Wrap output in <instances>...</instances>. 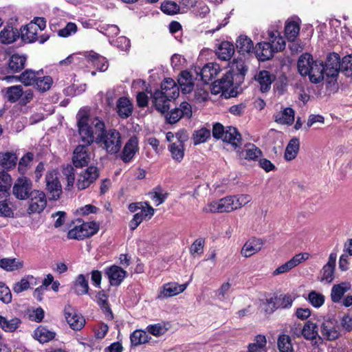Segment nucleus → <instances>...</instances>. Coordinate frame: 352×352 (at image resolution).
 Returning <instances> with one entry per match:
<instances>
[{
	"label": "nucleus",
	"mask_w": 352,
	"mask_h": 352,
	"mask_svg": "<svg viewBox=\"0 0 352 352\" xmlns=\"http://www.w3.org/2000/svg\"><path fill=\"white\" fill-rule=\"evenodd\" d=\"M93 124L100 131L96 138V143L109 154L118 153L122 146V138L120 132L114 129L105 130L104 123L97 118L93 122Z\"/></svg>",
	"instance_id": "obj_1"
},
{
	"label": "nucleus",
	"mask_w": 352,
	"mask_h": 352,
	"mask_svg": "<svg viewBox=\"0 0 352 352\" xmlns=\"http://www.w3.org/2000/svg\"><path fill=\"white\" fill-rule=\"evenodd\" d=\"M252 198L249 195H237L227 196L217 201L208 204L203 209L205 212L223 213L230 212L241 208L250 202Z\"/></svg>",
	"instance_id": "obj_2"
},
{
	"label": "nucleus",
	"mask_w": 352,
	"mask_h": 352,
	"mask_svg": "<svg viewBox=\"0 0 352 352\" xmlns=\"http://www.w3.org/2000/svg\"><path fill=\"white\" fill-rule=\"evenodd\" d=\"M45 190L51 200H58L63 192L58 173L56 170L47 172L45 177Z\"/></svg>",
	"instance_id": "obj_3"
},
{
	"label": "nucleus",
	"mask_w": 352,
	"mask_h": 352,
	"mask_svg": "<svg viewBox=\"0 0 352 352\" xmlns=\"http://www.w3.org/2000/svg\"><path fill=\"white\" fill-rule=\"evenodd\" d=\"M33 190L32 181L25 176L18 177L12 187V194L19 200L28 199Z\"/></svg>",
	"instance_id": "obj_4"
},
{
	"label": "nucleus",
	"mask_w": 352,
	"mask_h": 352,
	"mask_svg": "<svg viewBox=\"0 0 352 352\" xmlns=\"http://www.w3.org/2000/svg\"><path fill=\"white\" fill-rule=\"evenodd\" d=\"M28 214L41 213L47 206V198L45 194L41 190H34L32 194L29 197Z\"/></svg>",
	"instance_id": "obj_5"
},
{
	"label": "nucleus",
	"mask_w": 352,
	"mask_h": 352,
	"mask_svg": "<svg viewBox=\"0 0 352 352\" xmlns=\"http://www.w3.org/2000/svg\"><path fill=\"white\" fill-rule=\"evenodd\" d=\"M91 145L79 144L76 147L73 153V164L76 167L87 166L93 157Z\"/></svg>",
	"instance_id": "obj_6"
},
{
	"label": "nucleus",
	"mask_w": 352,
	"mask_h": 352,
	"mask_svg": "<svg viewBox=\"0 0 352 352\" xmlns=\"http://www.w3.org/2000/svg\"><path fill=\"white\" fill-rule=\"evenodd\" d=\"M78 133L81 141L85 144L91 145L94 141V132L88 124V117L85 114L79 112L77 114Z\"/></svg>",
	"instance_id": "obj_7"
},
{
	"label": "nucleus",
	"mask_w": 352,
	"mask_h": 352,
	"mask_svg": "<svg viewBox=\"0 0 352 352\" xmlns=\"http://www.w3.org/2000/svg\"><path fill=\"white\" fill-rule=\"evenodd\" d=\"M176 140L171 143L168 149L171 154L172 158L177 162H180L184 157V144L188 140V135L183 132H178L175 134Z\"/></svg>",
	"instance_id": "obj_8"
},
{
	"label": "nucleus",
	"mask_w": 352,
	"mask_h": 352,
	"mask_svg": "<svg viewBox=\"0 0 352 352\" xmlns=\"http://www.w3.org/2000/svg\"><path fill=\"white\" fill-rule=\"evenodd\" d=\"M64 314L67 323L72 329L78 331L84 327L85 320L71 305H67L65 307Z\"/></svg>",
	"instance_id": "obj_9"
},
{
	"label": "nucleus",
	"mask_w": 352,
	"mask_h": 352,
	"mask_svg": "<svg viewBox=\"0 0 352 352\" xmlns=\"http://www.w3.org/2000/svg\"><path fill=\"white\" fill-rule=\"evenodd\" d=\"M192 116V107L187 102L180 104L179 108L172 109L166 116V118L168 123L175 124L182 117L190 118Z\"/></svg>",
	"instance_id": "obj_10"
},
{
	"label": "nucleus",
	"mask_w": 352,
	"mask_h": 352,
	"mask_svg": "<svg viewBox=\"0 0 352 352\" xmlns=\"http://www.w3.org/2000/svg\"><path fill=\"white\" fill-rule=\"evenodd\" d=\"M99 173L97 167H88L80 174L76 184L77 188L78 190L87 188L97 179Z\"/></svg>",
	"instance_id": "obj_11"
},
{
	"label": "nucleus",
	"mask_w": 352,
	"mask_h": 352,
	"mask_svg": "<svg viewBox=\"0 0 352 352\" xmlns=\"http://www.w3.org/2000/svg\"><path fill=\"white\" fill-rule=\"evenodd\" d=\"M309 254L306 252L299 253L293 256L289 261L277 267L272 273L277 276L289 272L291 270L309 258Z\"/></svg>",
	"instance_id": "obj_12"
},
{
	"label": "nucleus",
	"mask_w": 352,
	"mask_h": 352,
	"mask_svg": "<svg viewBox=\"0 0 352 352\" xmlns=\"http://www.w3.org/2000/svg\"><path fill=\"white\" fill-rule=\"evenodd\" d=\"M324 66V74L327 77L334 78L337 76L341 70V62L340 56L336 53L330 54L326 60Z\"/></svg>",
	"instance_id": "obj_13"
},
{
	"label": "nucleus",
	"mask_w": 352,
	"mask_h": 352,
	"mask_svg": "<svg viewBox=\"0 0 352 352\" xmlns=\"http://www.w3.org/2000/svg\"><path fill=\"white\" fill-rule=\"evenodd\" d=\"M188 283L179 285L177 283H168L164 284L157 298L164 299L176 296L183 292L187 287Z\"/></svg>",
	"instance_id": "obj_14"
},
{
	"label": "nucleus",
	"mask_w": 352,
	"mask_h": 352,
	"mask_svg": "<svg viewBox=\"0 0 352 352\" xmlns=\"http://www.w3.org/2000/svg\"><path fill=\"white\" fill-rule=\"evenodd\" d=\"M318 331V328L317 324L310 320H308L305 322L302 328L299 327L298 332L295 333L298 336H303L305 339L314 341V343L317 344V340H321Z\"/></svg>",
	"instance_id": "obj_15"
},
{
	"label": "nucleus",
	"mask_w": 352,
	"mask_h": 352,
	"mask_svg": "<svg viewBox=\"0 0 352 352\" xmlns=\"http://www.w3.org/2000/svg\"><path fill=\"white\" fill-rule=\"evenodd\" d=\"M212 92L219 94V92H226L233 86V74L230 72H227L223 76L212 82Z\"/></svg>",
	"instance_id": "obj_16"
},
{
	"label": "nucleus",
	"mask_w": 352,
	"mask_h": 352,
	"mask_svg": "<svg viewBox=\"0 0 352 352\" xmlns=\"http://www.w3.org/2000/svg\"><path fill=\"white\" fill-rule=\"evenodd\" d=\"M220 71V67L218 64L209 63L200 69L199 72L197 73L204 83L208 84L217 77Z\"/></svg>",
	"instance_id": "obj_17"
},
{
	"label": "nucleus",
	"mask_w": 352,
	"mask_h": 352,
	"mask_svg": "<svg viewBox=\"0 0 352 352\" xmlns=\"http://www.w3.org/2000/svg\"><path fill=\"white\" fill-rule=\"evenodd\" d=\"M138 150L139 147L138 138L136 136L131 137L124 146L122 154L120 155L122 160L125 163L131 162Z\"/></svg>",
	"instance_id": "obj_18"
},
{
	"label": "nucleus",
	"mask_w": 352,
	"mask_h": 352,
	"mask_svg": "<svg viewBox=\"0 0 352 352\" xmlns=\"http://www.w3.org/2000/svg\"><path fill=\"white\" fill-rule=\"evenodd\" d=\"M263 240L258 238L252 237L248 239L241 250V254L244 257H250L261 250L263 248Z\"/></svg>",
	"instance_id": "obj_19"
},
{
	"label": "nucleus",
	"mask_w": 352,
	"mask_h": 352,
	"mask_svg": "<svg viewBox=\"0 0 352 352\" xmlns=\"http://www.w3.org/2000/svg\"><path fill=\"white\" fill-rule=\"evenodd\" d=\"M337 254L336 252H331L329 256L328 261L322 269L321 281H325L327 283L332 282L334 278V270Z\"/></svg>",
	"instance_id": "obj_20"
},
{
	"label": "nucleus",
	"mask_w": 352,
	"mask_h": 352,
	"mask_svg": "<svg viewBox=\"0 0 352 352\" xmlns=\"http://www.w3.org/2000/svg\"><path fill=\"white\" fill-rule=\"evenodd\" d=\"M107 274L111 285L118 286L120 285L126 276V272L118 265H112L106 269Z\"/></svg>",
	"instance_id": "obj_21"
},
{
	"label": "nucleus",
	"mask_w": 352,
	"mask_h": 352,
	"mask_svg": "<svg viewBox=\"0 0 352 352\" xmlns=\"http://www.w3.org/2000/svg\"><path fill=\"white\" fill-rule=\"evenodd\" d=\"M157 91L163 94L168 98L176 99L179 94V87L172 78L165 79L161 84V89Z\"/></svg>",
	"instance_id": "obj_22"
},
{
	"label": "nucleus",
	"mask_w": 352,
	"mask_h": 352,
	"mask_svg": "<svg viewBox=\"0 0 352 352\" xmlns=\"http://www.w3.org/2000/svg\"><path fill=\"white\" fill-rule=\"evenodd\" d=\"M310 72L307 74L310 81L313 83H318L324 79V66L323 62L316 60L311 68Z\"/></svg>",
	"instance_id": "obj_23"
},
{
	"label": "nucleus",
	"mask_w": 352,
	"mask_h": 352,
	"mask_svg": "<svg viewBox=\"0 0 352 352\" xmlns=\"http://www.w3.org/2000/svg\"><path fill=\"white\" fill-rule=\"evenodd\" d=\"M254 79L260 85L261 91L266 92L270 89L274 76L270 72L262 70L255 76Z\"/></svg>",
	"instance_id": "obj_24"
},
{
	"label": "nucleus",
	"mask_w": 352,
	"mask_h": 352,
	"mask_svg": "<svg viewBox=\"0 0 352 352\" xmlns=\"http://www.w3.org/2000/svg\"><path fill=\"white\" fill-rule=\"evenodd\" d=\"M222 140L230 144L235 149L241 145V135L237 129L233 126L226 128Z\"/></svg>",
	"instance_id": "obj_25"
},
{
	"label": "nucleus",
	"mask_w": 352,
	"mask_h": 352,
	"mask_svg": "<svg viewBox=\"0 0 352 352\" xmlns=\"http://www.w3.org/2000/svg\"><path fill=\"white\" fill-rule=\"evenodd\" d=\"M38 28L35 23H28L21 29V39L26 43H33L38 39Z\"/></svg>",
	"instance_id": "obj_26"
},
{
	"label": "nucleus",
	"mask_w": 352,
	"mask_h": 352,
	"mask_svg": "<svg viewBox=\"0 0 352 352\" xmlns=\"http://www.w3.org/2000/svg\"><path fill=\"white\" fill-rule=\"evenodd\" d=\"M172 100V98H168L166 96L163 95V94L156 90L153 95V102L155 109L162 113L167 112L170 108V102Z\"/></svg>",
	"instance_id": "obj_27"
},
{
	"label": "nucleus",
	"mask_w": 352,
	"mask_h": 352,
	"mask_svg": "<svg viewBox=\"0 0 352 352\" xmlns=\"http://www.w3.org/2000/svg\"><path fill=\"white\" fill-rule=\"evenodd\" d=\"M116 109L121 118H127L133 113V104L126 97L120 98L116 102Z\"/></svg>",
	"instance_id": "obj_28"
},
{
	"label": "nucleus",
	"mask_w": 352,
	"mask_h": 352,
	"mask_svg": "<svg viewBox=\"0 0 352 352\" xmlns=\"http://www.w3.org/2000/svg\"><path fill=\"white\" fill-rule=\"evenodd\" d=\"M255 53L259 60L265 61L272 58L274 52L267 41L258 43L255 48Z\"/></svg>",
	"instance_id": "obj_29"
},
{
	"label": "nucleus",
	"mask_w": 352,
	"mask_h": 352,
	"mask_svg": "<svg viewBox=\"0 0 352 352\" xmlns=\"http://www.w3.org/2000/svg\"><path fill=\"white\" fill-rule=\"evenodd\" d=\"M315 63L312 56L310 54L305 53L300 55L298 58L297 67L301 76H307L310 72L309 68Z\"/></svg>",
	"instance_id": "obj_30"
},
{
	"label": "nucleus",
	"mask_w": 352,
	"mask_h": 352,
	"mask_svg": "<svg viewBox=\"0 0 352 352\" xmlns=\"http://www.w3.org/2000/svg\"><path fill=\"white\" fill-rule=\"evenodd\" d=\"M234 53V45L228 41L221 42L216 51L217 56L222 60H229Z\"/></svg>",
	"instance_id": "obj_31"
},
{
	"label": "nucleus",
	"mask_w": 352,
	"mask_h": 352,
	"mask_svg": "<svg viewBox=\"0 0 352 352\" xmlns=\"http://www.w3.org/2000/svg\"><path fill=\"white\" fill-rule=\"evenodd\" d=\"M19 36L17 29L7 25L0 32V41L3 44H10L14 42Z\"/></svg>",
	"instance_id": "obj_32"
},
{
	"label": "nucleus",
	"mask_w": 352,
	"mask_h": 352,
	"mask_svg": "<svg viewBox=\"0 0 352 352\" xmlns=\"http://www.w3.org/2000/svg\"><path fill=\"white\" fill-rule=\"evenodd\" d=\"M178 83L182 89V91L188 94L190 93L194 87L192 76L188 71H183L181 72Z\"/></svg>",
	"instance_id": "obj_33"
},
{
	"label": "nucleus",
	"mask_w": 352,
	"mask_h": 352,
	"mask_svg": "<svg viewBox=\"0 0 352 352\" xmlns=\"http://www.w3.org/2000/svg\"><path fill=\"white\" fill-rule=\"evenodd\" d=\"M21 321L19 318L13 317L8 319L0 315V327L6 332L12 333L21 325Z\"/></svg>",
	"instance_id": "obj_34"
},
{
	"label": "nucleus",
	"mask_w": 352,
	"mask_h": 352,
	"mask_svg": "<svg viewBox=\"0 0 352 352\" xmlns=\"http://www.w3.org/2000/svg\"><path fill=\"white\" fill-rule=\"evenodd\" d=\"M26 57L23 55L14 54L12 55L8 61V69L12 73L20 72L25 67Z\"/></svg>",
	"instance_id": "obj_35"
},
{
	"label": "nucleus",
	"mask_w": 352,
	"mask_h": 352,
	"mask_svg": "<svg viewBox=\"0 0 352 352\" xmlns=\"http://www.w3.org/2000/svg\"><path fill=\"white\" fill-rule=\"evenodd\" d=\"M87 58L99 72H104L108 69L109 65L107 59L96 52H89Z\"/></svg>",
	"instance_id": "obj_36"
},
{
	"label": "nucleus",
	"mask_w": 352,
	"mask_h": 352,
	"mask_svg": "<svg viewBox=\"0 0 352 352\" xmlns=\"http://www.w3.org/2000/svg\"><path fill=\"white\" fill-rule=\"evenodd\" d=\"M321 333L324 338L329 340H333L339 336V333L333 322L331 320H326L322 323L321 326Z\"/></svg>",
	"instance_id": "obj_37"
},
{
	"label": "nucleus",
	"mask_w": 352,
	"mask_h": 352,
	"mask_svg": "<svg viewBox=\"0 0 352 352\" xmlns=\"http://www.w3.org/2000/svg\"><path fill=\"white\" fill-rule=\"evenodd\" d=\"M56 333L40 326L34 330V338L41 343L48 342L55 338Z\"/></svg>",
	"instance_id": "obj_38"
},
{
	"label": "nucleus",
	"mask_w": 352,
	"mask_h": 352,
	"mask_svg": "<svg viewBox=\"0 0 352 352\" xmlns=\"http://www.w3.org/2000/svg\"><path fill=\"white\" fill-rule=\"evenodd\" d=\"M300 149V140L297 138H293L290 140L286 146L284 157L287 161L294 160Z\"/></svg>",
	"instance_id": "obj_39"
},
{
	"label": "nucleus",
	"mask_w": 352,
	"mask_h": 352,
	"mask_svg": "<svg viewBox=\"0 0 352 352\" xmlns=\"http://www.w3.org/2000/svg\"><path fill=\"white\" fill-rule=\"evenodd\" d=\"M268 39L274 52L282 51L285 47V42L283 37L280 36L278 31L268 32Z\"/></svg>",
	"instance_id": "obj_40"
},
{
	"label": "nucleus",
	"mask_w": 352,
	"mask_h": 352,
	"mask_svg": "<svg viewBox=\"0 0 352 352\" xmlns=\"http://www.w3.org/2000/svg\"><path fill=\"white\" fill-rule=\"evenodd\" d=\"M275 121L281 124H292L294 120V111L292 108H285L274 116Z\"/></svg>",
	"instance_id": "obj_41"
},
{
	"label": "nucleus",
	"mask_w": 352,
	"mask_h": 352,
	"mask_svg": "<svg viewBox=\"0 0 352 352\" xmlns=\"http://www.w3.org/2000/svg\"><path fill=\"white\" fill-rule=\"evenodd\" d=\"M3 91L5 98L10 102L18 101L23 95V88L21 85H14L5 88Z\"/></svg>",
	"instance_id": "obj_42"
},
{
	"label": "nucleus",
	"mask_w": 352,
	"mask_h": 352,
	"mask_svg": "<svg viewBox=\"0 0 352 352\" xmlns=\"http://www.w3.org/2000/svg\"><path fill=\"white\" fill-rule=\"evenodd\" d=\"M350 289L348 283H342L333 286L331 292V300L333 302H339L344 294Z\"/></svg>",
	"instance_id": "obj_43"
},
{
	"label": "nucleus",
	"mask_w": 352,
	"mask_h": 352,
	"mask_svg": "<svg viewBox=\"0 0 352 352\" xmlns=\"http://www.w3.org/2000/svg\"><path fill=\"white\" fill-rule=\"evenodd\" d=\"M17 162L16 155L10 152L0 153V166L4 169H11L14 168Z\"/></svg>",
	"instance_id": "obj_44"
},
{
	"label": "nucleus",
	"mask_w": 352,
	"mask_h": 352,
	"mask_svg": "<svg viewBox=\"0 0 352 352\" xmlns=\"http://www.w3.org/2000/svg\"><path fill=\"white\" fill-rule=\"evenodd\" d=\"M236 47L239 52L244 54L254 50V44L252 40L246 36H240L236 42Z\"/></svg>",
	"instance_id": "obj_45"
},
{
	"label": "nucleus",
	"mask_w": 352,
	"mask_h": 352,
	"mask_svg": "<svg viewBox=\"0 0 352 352\" xmlns=\"http://www.w3.org/2000/svg\"><path fill=\"white\" fill-rule=\"evenodd\" d=\"M74 290L77 295H83L88 293V280L83 274H79L76 277L74 283Z\"/></svg>",
	"instance_id": "obj_46"
},
{
	"label": "nucleus",
	"mask_w": 352,
	"mask_h": 352,
	"mask_svg": "<svg viewBox=\"0 0 352 352\" xmlns=\"http://www.w3.org/2000/svg\"><path fill=\"white\" fill-rule=\"evenodd\" d=\"M39 72H35L32 69H25L19 76V81L25 86L33 85L38 79Z\"/></svg>",
	"instance_id": "obj_47"
},
{
	"label": "nucleus",
	"mask_w": 352,
	"mask_h": 352,
	"mask_svg": "<svg viewBox=\"0 0 352 352\" xmlns=\"http://www.w3.org/2000/svg\"><path fill=\"white\" fill-rule=\"evenodd\" d=\"M261 154V151L255 145L249 144L240 153L239 156L241 158L245 160H255L258 158Z\"/></svg>",
	"instance_id": "obj_48"
},
{
	"label": "nucleus",
	"mask_w": 352,
	"mask_h": 352,
	"mask_svg": "<svg viewBox=\"0 0 352 352\" xmlns=\"http://www.w3.org/2000/svg\"><path fill=\"white\" fill-rule=\"evenodd\" d=\"M23 262L16 258H2L0 260V267L6 271H14L21 269Z\"/></svg>",
	"instance_id": "obj_49"
},
{
	"label": "nucleus",
	"mask_w": 352,
	"mask_h": 352,
	"mask_svg": "<svg viewBox=\"0 0 352 352\" xmlns=\"http://www.w3.org/2000/svg\"><path fill=\"white\" fill-rule=\"evenodd\" d=\"M12 186L11 176L5 171L0 172V192L7 197L10 195L9 190Z\"/></svg>",
	"instance_id": "obj_50"
},
{
	"label": "nucleus",
	"mask_w": 352,
	"mask_h": 352,
	"mask_svg": "<svg viewBox=\"0 0 352 352\" xmlns=\"http://www.w3.org/2000/svg\"><path fill=\"white\" fill-rule=\"evenodd\" d=\"M141 210L137 212L133 218L139 223H142L146 218L151 219L154 214V209L147 204H140Z\"/></svg>",
	"instance_id": "obj_51"
},
{
	"label": "nucleus",
	"mask_w": 352,
	"mask_h": 352,
	"mask_svg": "<svg viewBox=\"0 0 352 352\" xmlns=\"http://www.w3.org/2000/svg\"><path fill=\"white\" fill-rule=\"evenodd\" d=\"M300 26L294 21L287 22L285 27V33L287 38L293 41L297 37L299 34Z\"/></svg>",
	"instance_id": "obj_52"
},
{
	"label": "nucleus",
	"mask_w": 352,
	"mask_h": 352,
	"mask_svg": "<svg viewBox=\"0 0 352 352\" xmlns=\"http://www.w3.org/2000/svg\"><path fill=\"white\" fill-rule=\"evenodd\" d=\"M130 339L132 345L138 346L147 342L148 340V335L144 331L135 330L131 333Z\"/></svg>",
	"instance_id": "obj_53"
},
{
	"label": "nucleus",
	"mask_w": 352,
	"mask_h": 352,
	"mask_svg": "<svg viewBox=\"0 0 352 352\" xmlns=\"http://www.w3.org/2000/svg\"><path fill=\"white\" fill-rule=\"evenodd\" d=\"M277 344L280 352H293V346L289 336L285 334L279 336Z\"/></svg>",
	"instance_id": "obj_54"
},
{
	"label": "nucleus",
	"mask_w": 352,
	"mask_h": 352,
	"mask_svg": "<svg viewBox=\"0 0 352 352\" xmlns=\"http://www.w3.org/2000/svg\"><path fill=\"white\" fill-rule=\"evenodd\" d=\"M82 224L76 226L69 230L67 237L69 239L83 240L87 237V232L83 230Z\"/></svg>",
	"instance_id": "obj_55"
},
{
	"label": "nucleus",
	"mask_w": 352,
	"mask_h": 352,
	"mask_svg": "<svg viewBox=\"0 0 352 352\" xmlns=\"http://www.w3.org/2000/svg\"><path fill=\"white\" fill-rule=\"evenodd\" d=\"M276 299L278 309H287L291 307L294 300V298H292V295L289 294H280L278 296L276 295Z\"/></svg>",
	"instance_id": "obj_56"
},
{
	"label": "nucleus",
	"mask_w": 352,
	"mask_h": 352,
	"mask_svg": "<svg viewBox=\"0 0 352 352\" xmlns=\"http://www.w3.org/2000/svg\"><path fill=\"white\" fill-rule=\"evenodd\" d=\"M161 10L168 15H174L180 12V6L174 1H165L161 5Z\"/></svg>",
	"instance_id": "obj_57"
},
{
	"label": "nucleus",
	"mask_w": 352,
	"mask_h": 352,
	"mask_svg": "<svg viewBox=\"0 0 352 352\" xmlns=\"http://www.w3.org/2000/svg\"><path fill=\"white\" fill-rule=\"evenodd\" d=\"M53 83V80L52 77L50 76H44L43 78L38 77L37 80L36 81V89L41 91L45 92L48 91Z\"/></svg>",
	"instance_id": "obj_58"
},
{
	"label": "nucleus",
	"mask_w": 352,
	"mask_h": 352,
	"mask_svg": "<svg viewBox=\"0 0 352 352\" xmlns=\"http://www.w3.org/2000/svg\"><path fill=\"white\" fill-rule=\"evenodd\" d=\"M210 137V130L206 128H201L196 131L193 134L195 144H199L206 142Z\"/></svg>",
	"instance_id": "obj_59"
},
{
	"label": "nucleus",
	"mask_w": 352,
	"mask_h": 352,
	"mask_svg": "<svg viewBox=\"0 0 352 352\" xmlns=\"http://www.w3.org/2000/svg\"><path fill=\"white\" fill-rule=\"evenodd\" d=\"M308 300L314 307H320L324 302V296L316 291H311L308 294Z\"/></svg>",
	"instance_id": "obj_60"
},
{
	"label": "nucleus",
	"mask_w": 352,
	"mask_h": 352,
	"mask_svg": "<svg viewBox=\"0 0 352 352\" xmlns=\"http://www.w3.org/2000/svg\"><path fill=\"white\" fill-rule=\"evenodd\" d=\"M205 241L202 238L196 239L190 247V253L192 256H200L204 252Z\"/></svg>",
	"instance_id": "obj_61"
},
{
	"label": "nucleus",
	"mask_w": 352,
	"mask_h": 352,
	"mask_svg": "<svg viewBox=\"0 0 352 352\" xmlns=\"http://www.w3.org/2000/svg\"><path fill=\"white\" fill-rule=\"evenodd\" d=\"M33 279V276H28L23 278L20 281L14 284L12 289L14 293L19 294L27 290L30 287V280Z\"/></svg>",
	"instance_id": "obj_62"
},
{
	"label": "nucleus",
	"mask_w": 352,
	"mask_h": 352,
	"mask_svg": "<svg viewBox=\"0 0 352 352\" xmlns=\"http://www.w3.org/2000/svg\"><path fill=\"white\" fill-rule=\"evenodd\" d=\"M0 300L5 304L12 302V294L10 288L3 282L0 281Z\"/></svg>",
	"instance_id": "obj_63"
},
{
	"label": "nucleus",
	"mask_w": 352,
	"mask_h": 352,
	"mask_svg": "<svg viewBox=\"0 0 352 352\" xmlns=\"http://www.w3.org/2000/svg\"><path fill=\"white\" fill-rule=\"evenodd\" d=\"M341 71L347 76H352V56L343 57L341 61Z\"/></svg>",
	"instance_id": "obj_64"
}]
</instances>
